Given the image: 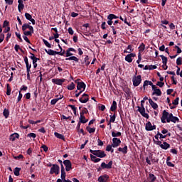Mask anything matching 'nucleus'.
<instances>
[{"mask_svg": "<svg viewBox=\"0 0 182 182\" xmlns=\"http://www.w3.org/2000/svg\"><path fill=\"white\" fill-rule=\"evenodd\" d=\"M164 119H167V123H180V119L177 117H174L172 113L169 114L167 111H163Z\"/></svg>", "mask_w": 182, "mask_h": 182, "instance_id": "nucleus-1", "label": "nucleus"}, {"mask_svg": "<svg viewBox=\"0 0 182 182\" xmlns=\"http://www.w3.org/2000/svg\"><path fill=\"white\" fill-rule=\"evenodd\" d=\"M60 171V168L58 164H53L50 170V174H55L58 176Z\"/></svg>", "mask_w": 182, "mask_h": 182, "instance_id": "nucleus-2", "label": "nucleus"}, {"mask_svg": "<svg viewBox=\"0 0 182 182\" xmlns=\"http://www.w3.org/2000/svg\"><path fill=\"white\" fill-rule=\"evenodd\" d=\"M132 82L135 87L139 86L141 83V75L134 76Z\"/></svg>", "mask_w": 182, "mask_h": 182, "instance_id": "nucleus-3", "label": "nucleus"}, {"mask_svg": "<svg viewBox=\"0 0 182 182\" xmlns=\"http://www.w3.org/2000/svg\"><path fill=\"white\" fill-rule=\"evenodd\" d=\"M31 56H30V59L33 60V68L34 69H36V68H38V63H36L38 62V60H39V58H36L35 56V54L30 53Z\"/></svg>", "mask_w": 182, "mask_h": 182, "instance_id": "nucleus-4", "label": "nucleus"}, {"mask_svg": "<svg viewBox=\"0 0 182 182\" xmlns=\"http://www.w3.org/2000/svg\"><path fill=\"white\" fill-rule=\"evenodd\" d=\"M152 96H154V95L156 96H161V90L159 88H157V87L156 85H152Z\"/></svg>", "mask_w": 182, "mask_h": 182, "instance_id": "nucleus-5", "label": "nucleus"}, {"mask_svg": "<svg viewBox=\"0 0 182 182\" xmlns=\"http://www.w3.org/2000/svg\"><path fill=\"white\" fill-rule=\"evenodd\" d=\"M63 164L65 166L66 171H70L72 170V162L70 160H65Z\"/></svg>", "mask_w": 182, "mask_h": 182, "instance_id": "nucleus-6", "label": "nucleus"}, {"mask_svg": "<svg viewBox=\"0 0 182 182\" xmlns=\"http://www.w3.org/2000/svg\"><path fill=\"white\" fill-rule=\"evenodd\" d=\"M122 143V141L118 138H113L112 139V147L116 148L119 147Z\"/></svg>", "mask_w": 182, "mask_h": 182, "instance_id": "nucleus-7", "label": "nucleus"}, {"mask_svg": "<svg viewBox=\"0 0 182 182\" xmlns=\"http://www.w3.org/2000/svg\"><path fill=\"white\" fill-rule=\"evenodd\" d=\"M136 53H129L125 57V60L126 62H128V63H132L133 62V58H135Z\"/></svg>", "mask_w": 182, "mask_h": 182, "instance_id": "nucleus-8", "label": "nucleus"}, {"mask_svg": "<svg viewBox=\"0 0 182 182\" xmlns=\"http://www.w3.org/2000/svg\"><path fill=\"white\" fill-rule=\"evenodd\" d=\"M138 112H139L141 116L146 117V119H149V114L146 113V109H144V107H138Z\"/></svg>", "mask_w": 182, "mask_h": 182, "instance_id": "nucleus-9", "label": "nucleus"}, {"mask_svg": "<svg viewBox=\"0 0 182 182\" xmlns=\"http://www.w3.org/2000/svg\"><path fill=\"white\" fill-rule=\"evenodd\" d=\"M95 156L97 157H100V159H103V157H106V154L102 150H97L94 152Z\"/></svg>", "mask_w": 182, "mask_h": 182, "instance_id": "nucleus-10", "label": "nucleus"}, {"mask_svg": "<svg viewBox=\"0 0 182 182\" xmlns=\"http://www.w3.org/2000/svg\"><path fill=\"white\" fill-rule=\"evenodd\" d=\"M145 129L147 132H151V130H156V125H151V122H149L146 124Z\"/></svg>", "mask_w": 182, "mask_h": 182, "instance_id": "nucleus-11", "label": "nucleus"}, {"mask_svg": "<svg viewBox=\"0 0 182 182\" xmlns=\"http://www.w3.org/2000/svg\"><path fill=\"white\" fill-rule=\"evenodd\" d=\"M80 103H87L89 102V95L83 94L82 97L80 98Z\"/></svg>", "mask_w": 182, "mask_h": 182, "instance_id": "nucleus-12", "label": "nucleus"}, {"mask_svg": "<svg viewBox=\"0 0 182 182\" xmlns=\"http://www.w3.org/2000/svg\"><path fill=\"white\" fill-rule=\"evenodd\" d=\"M112 166H113V161H110L107 164L105 162L101 164L102 168H112Z\"/></svg>", "mask_w": 182, "mask_h": 182, "instance_id": "nucleus-13", "label": "nucleus"}, {"mask_svg": "<svg viewBox=\"0 0 182 182\" xmlns=\"http://www.w3.org/2000/svg\"><path fill=\"white\" fill-rule=\"evenodd\" d=\"M85 89H86V84H85V82H83L78 83V85H77V90H82V92H85Z\"/></svg>", "mask_w": 182, "mask_h": 182, "instance_id": "nucleus-14", "label": "nucleus"}, {"mask_svg": "<svg viewBox=\"0 0 182 182\" xmlns=\"http://www.w3.org/2000/svg\"><path fill=\"white\" fill-rule=\"evenodd\" d=\"M25 17L28 21H30V22H31L33 25H35V23H36V21H35V19L32 18V16L28 13L25 14Z\"/></svg>", "mask_w": 182, "mask_h": 182, "instance_id": "nucleus-15", "label": "nucleus"}, {"mask_svg": "<svg viewBox=\"0 0 182 182\" xmlns=\"http://www.w3.org/2000/svg\"><path fill=\"white\" fill-rule=\"evenodd\" d=\"M109 181V176L108 175H104L101 176L98 178L99 182H107Z\"/></svg>", "mask_w": 182, "mask_h": 182, "instance_id": "nucleus-16", "label": "nucleus"}, {"mask_svg": "<svg viewBox=\"0 0 182 182\" xmlns=\"http://www.w3.org/2000/svg\"><path fill=\"white\" fill-rule=\"evenodd\" d=\"M23 1L26 0H18V11L21 12L25 8V5H23Z\"/></svg>", "mask_w": 182, "mask_h": 182, "instance_id": "nucleus-17", "label": "nucleus"}, {"mask_svg": "<svg viewBox=\"0 0 182 182\" xmlns=\"http://www.w3.org/2000/svg\"><path fill=\"white\" fill-rule=\"evenodd\" d=\"M149 105L151 106L152 108H154V110H156V109H159V105L157 103L153 102V100L149 99Z\"/></svg>", "mask_w": 182, "mask_h": 182, "instance_id": "nucleus-18", "label": "nucleus"}, {"mask_svg": "<svg viewBox=\"0 0 182 182\" xmlns=\"http://www.w3.org/2000/svg\"><path fill=\"white\" fill-rule=\"evenodd\" d=\"M16 139H19V134H18V133L12 134L10 136L11 141H15V140H16Z\"/></svg>", "mask_w": 182, "mask_h": 182, "instance_id": "nucleus-19", "label": "nucleus"}, {"mask_svg": "<svg viewBox=\"0 0 182 182\" xmlns=\"http://www.w3.org/2000/svg\"><path fill=\"white\" fill-rule=\"evenodd\" d=\"M52 82L53 83H55V85H62V83H63V82H65V79H53Z\"/></svg>", "mask_w": 182, "mask_h": 182, "instance_id": "nucleus-20", "label": "nucleus"}, {"mask_svg": "<svg viewBox=\"0 0 182 182\" xmlns=\"http://www.w3.org/2000/svg\"><path fill=\"white\" fill-rule=\"evenodd\" d=\"M161 149L163 150H167V149H170V144L167 142H163L162 145H161Z\"/></svg>", "mask_w": 182, "mask_h": 182, "instance_id": "nucleus-21", "label": "nucleus"}, {"mask_svg": "<svg viewBox=\"0 0 182 182\" xmlns=\"http://www.w3.org/2000/svg\"><path fill=\"white\" fill-rule=\"evenodd\" d=\"M118 151L123 153V154H127V146L125 145L124 148H118Z\"/></svg>", "mask_w": 182, "mask_h": 182, "instance_id": "nucleus-22", "label": "nucleus"}, {"mask_svg": "<svg viewBox=\"0 0 182 182\" xmlns=\"http://www.w3.org/2000/svg\"><path fill=\"white\" fill-rule=\"evenodd\" d=\"M116 109H117V102H116V101H113L110 110L111 112H114L116 111Z\"/></svg>", "mask_w": 182, "mask_h": 182, "instance_id": "nucleus-23", "label": "nucleus"}, {"mask_svg": "<svg viewBox=\"0 0 182 182\" xmlns=\"http://www.w3.org/2000/svg\"><path fill=\"white\" fill-rule=\"evenodd\" d=\"M54 136L57 137V139H60V140H65V136L58 132L54 133Z\"/></svg>", "mask_w": 182, "mask_h": 182, "instance_id": "nucleus-24", "label": "nucleus"}, {"mask_svg": "<svg viewBox=\"0 0 182 182\" xmlns=\"http://www.w3.org/2000/svg\"><path fill=\"white\" fill-rule=\"evenodd\" d=\"M65 60H74V62H76L77 63V62H79V58L76 56H71L70 58H65Z\"/></svg>", "mask_w": 182, "mask_h": 182, "instance_id": "nucleus-25", "label": "nucleus"}, {"mask_svg": "<svg viewBox=\"0 0 182 182\" xmlns=\"http://www.w3.org/2000/svg\"><path fill=\"white\" fill-rule=\"evenodd\" d=\"M46 53H48V55H50V56H55V53H56V51L51 50V49H48V50H45Z\"/></svg>", "mask_w": 182, "mask_h": 182, "instance_id": "nucleus-26", "label": "nucleus"}, {"mask_svg": "<svg viewBox=\"0 0 182 182\" xmlns=\"http://www.w3.org/2000/svg\"><path fill=\"white\" fill-rule=\"evenodd\" d=\"M88 119H86V117H85V115H80V123H87Z\"/></svg>", "mask_w": 182, "mask_h": 182, "instance_id": "nucleus-27", "label": "nucleus"}, {"mask_svg": "<svg viewBox=\"0 0 182 182\" xmlns=\"http://www.w3.org/2000/svg\"><path fill=\"white\" fill-rule=\"evenodd\" d=\"M112 137L114 138H116V137H120V136H122V132H112Z\"/></svg>", "mask_w": 182, "mask_h": 182, "instance_id": "nucleus-28", "label": "nucleus"}, {"mask_svg": "<svg viewBox=\"0 0 182 182\" xmlns=\"http://www.w3.org/2000/svg\"><path fill=\"white\" fill-rule=\"evenodd\" d=\"M133 49L132 48V45H129L127 48V50H124V53H132Z\"/></svg>", "mask_w": 182, "mask_h": 182, "instance_id": "nucleus-29", "label": "nucleus"}, {"mask_svg": "<svg viewBox=\"0 0 182 182\" xmlns=\"http://www.w3.org/2000/svg\"><path fill=\"white\" fill-rule=\"evenodd\" d=\"M157 179V178L156 177V176H154V174L153 173H150L149 174V182H154L156 181V180Z\"/></svg>", "mask_w": 182, "mask_h": 182, "instance_id": "nucleus-30", "label": "nucleus"}, {"mask_svg": "<svg viewBox=\"0 0 182 182\" xmlns=\"http://www.w3.org/2000/svg\"><path fill=\"white\" fill-rule=\"evenodd\" d=\"M3 114L6 119H8V117H9V110L7 109H4Z\"/></svg>", "mask_w": 182, "mask_h": 182, "instance_id": "nucleus-31", "label": "nucleus"}, {"mask_svg": "<svg viewBox=\"0 0 182 182\" xmlns=\"http://www.w3.org/2000/svg\"><path fill=\"white\" fill-rule=\"evenodd\" d=\"M61 179L63 182L68 181L66 180V172H65V171H61Z\"/></svg>", "mask_w": 182, "mask_h": 182, "instance_id": "nucleus-32", "label": "nucleus"}, {"mask_svg": "<svg viewBox=\"0 0 182 182\" xmlns=\"http://www.w3.org/2000/svg\"><path fill=\"white\" fill-rule=\"evenodd\" d=\"M160 58H161V59H162L163 65H167V57H166V56H164L163 55H161Z\"/></svg>", "mask_w": 182, "mask_h": 182, "instance_id": "nucleus-33", "label": "nucleus"}, {"mask_svg": "<svg viewBox=\"0 0 182 182\" xmlns=\"http://www.w3.org/2000/svg\"><path fill=\"white\" fill-rule=\"evenodd\" d=\"M112 147H113L112 144V145H110V144L107 145V148H106L107 151H111V153H113L114 151V149H112Z\"/></svg>", "mask_w": 182, "mask_h": 182, "instance_id": "nucleus-34", "label": "nucleus"}, {"mask_svg": "<svg viewBox=\"0 0 182 182\" xmlns=\"http://www.w3.org/2000/svg\"><path fill=\"white\" fill-rule=\"evenodd\" d=\"M31 26V25H29V23H24L22 26V31L23 32H25L26 30L29 29V27Z\"/></svg>", "mask_w": 182, "mask_h": 182, "instance_id": "nucleus-35", "label": "nucleus"}, {"mask_svg": "<svg viewBox=\"0 0 182 182\" xmlns=\"http://www.w3.org/2000/svg\"><path fill=\"white\" fill-rule=\"evenodd\" d=\"M63 97H60L59 98H55L51 100L50 103L51 105H56L60 99H62Z\"/></svg>", "mask_w": 182, "mask_h": 182, "instance_id": "nucleus-36", "label": "nucleus"}, {"mask_svg": "<svg viewBox=\"0 0 182 182\" xmlns=\"http://www.w3.org/2000/svg\"><path fill=\"white\" fill-rule=\"evenodd\" d=\"M11 87L9 86V84H7L6 85V95H7V96H11Z\"/></svg>", "mask_w": 182, "mask_h": 182, "instance_id": "nucleus-37", "label": "nucleus"}, {"mask_svg": "<svg viewBox=\"0 0 182 182\" xmlns=\"http://www.w3.org/2000/svg\"><path fill=\"white\" fill-rule=\"evenodd\" d=\"M117 16L114 14H109L107 16V19H110V21H113V19H117Z\"/></svg>", "mask_w": 182, "mask_h": 182, "instance_id": "nucleus-38", "label": "nucleus"}, {"mask_svg": "<svg viewBox=\"0 0 182 182\" xmlns=\"http://www.w3.org/2000/svg\"><path fill=\"white\" fill-rule=\"evenodd\" d=\"M86 129L88 133H95V132L96 131L95 128H91L90 127H87Z\"/></svg>", "mask_w": 182, "mask_h": 182, "instance_id": "nucleus-39", "label": "nucleus"}, {"mask_svg": "<svg viewBox=\"0 0 182 182\" xmlns=\"http://www.w3.org/2000/svg\"><path fill=\"white\" fill-rule=\"evenodd\" d=\"M67 89L68 90H73V89H75V83L71 82L70 85H68Z\"/></svg>", "mask_w": 182, "mask_h": 182, "instance_id": "nucleus-40", "label": "nucleus"}, {"mask_svg": "<svg viewBox=\"0 0 182 182\" xmlns=\"http://www.w3.org/2000/svg\"><path fill=\"white\" fill-rule=\"evenodd\" d=\"M84 60H85V63L87 66L90 65V62L89 61V55H86Z\"/></svg>", "mask_w": 182, "mask_h": 182, "instance_id": "nucleus-41", "label": "nucleus"}, {"mask_svg": "<svg viewBox=\"0 0 182 182\" xmlns=\"http://www.w3.org/2000/svg\"><path fill=\"white\" fill-rule=\"evenodd\" d=\"M43 42L44 45H46V46H47V48H52V45H50V43H49V42H48V41L43 39Z\"/></svg>", "mask_w": 182, "mask_h": 182, "instance_id": "nucleus-42", "label": "nucleus"}, {"mask_svg": "<svg viewBox=\"0 0 182 182\" xmlns=\"http://www.w3.org/2000/svg\"><path fill=\"white\" fill-rule=\"evenodd\" d=\"M19 171H21V168H15L14 176H19Z\"/></svg>", "mask_w": 182, "mask_h": 182, "instance_id": "nucleus-43", "label": "nucleus"}, {"mask_svg": "<svg viewBox=\"0 0 182 182\" xmlns=\"http://www.w3.org/2000/svg\"><path fill=\"white\" fill-rule=\"evenodd\" d=\"M116 120V115H110V119H109V122L111 123H114V121Z\"/></svg>", "mask_w": 182, "mask_h": 182, "instance_id": "nucleus-44", "label": "nucleus"}, {"mask_svg": "<svg viewBox=\"0 0 182 182\" xmlns=\"http://www.w3.org/2000/svg\"><path fill=\"white\" fill-rule=\"evenodd\" d=\"M176 65L178 66H180V65H182V59H181V57H179L177 58L176 60Z\"/></svg>", "mask_w": 182, "mask_h": 182, "instance_id": "nucleus-45", "label": "nucleus"}, {"mask_svg": "<svg viewBox=\"0 0 182 182\" xmlns=\"http://www.w3.org/2000/svg\"><path fill=\"white\" fill-rule=\"evenodd\" d=\"M139 50H141V52H143V50H144V49H146V46L144 45V43H141L139 46Z\"/></svg>", "mask_w": 182, "mask_h": 182, "instance_id": "nucleus-46", "label": "nucleus"}, {"mask_svg": "<svg viewBox=\"0 0 182 182\" xmlns=\"http://www.w3.org/2000/svg\"><path fill=\"white\" fill-rule=\"evenodd\" d=\"M27 137H32V139H36V134H35V133L28 134Z\"/></svg>", "mask_w": 182, "mask_h": 182, "instance_id": "nucleus-47", "label": "nucleus"}, {"mask_svg": "<svg viewBox=\"0 0 182 182\" xmlns=\"http://www.w3.org/2000/svg\"><path fill=\"white\" fill-rule=\"evenodd\" d=\"M32 33H32L31 31H23V34L26 36H31Z\"/></svg>", "mask_w": 182, "mask_h": 182, "instance_id": "nucleus-48", "label": "nucleus"}, {"mask_svg": "<svg viewBox=\"0 0 182 182\" xmlns=\"http://www.w3.org/2000/svg\"><path fill=\"white\" fill-rule=\"evenodd\" d=\"M55 55H60V56H63L65 55V50H63V52L62 51H60V52L55 51Z\"/></svg>", "mask_w": 182, "mask_h": 182, "instance_id": "nucleus-49", "label": "nucleus"}, {"mask_svg": "<svg viewBox=\"0 0 182 182\" xmlns=\"http://www.w3.org/2000/svg\"><path fill=\"white\" fill-rule=\"evenodd\" d=\"M178 100H180V98L176 97L174 101L173 102V105H174L175 106H177V105H178Z\"/></svg>", "mask_w": 182, "mask_h": 182, "instance_id": "nucleus-50", "label": "nucleus"}, {"mask_svg": "<svg viewBox=\"0 0 182 182\" xmlns=\"http://www.w3.org/2000/svg\"><path fill=\"white\" fill-rule=\"evenodd\" d=\"M61 119H63L64 120H70L72 119V117H66L65 115H62Z\"/></svg>", "mask_w": 182, "mask_h": 182, "instance_id": "nucleus-51", "label": "nucleus"}, {"mask_svg": "<svg viewBox=\"0 0 182 182\" xmlns=\"http://www.w3.org/2000/svg\"><path fill=\"white\" fill-rule=\"evenodd\" d=\"M4 39H5V35L3 33L0 34V43H2L4 42Z\"/></svg>", "mask_w": 182, "mask_h": 182, "instance_id": "nucleus-52", "label": "nucleus"}, {"mask_svg": "<svg viewBox=\"0 0 182 182\" xmlns=\"http://www.w3.org/2000/svg\"><path fill=\"white\" fill-rule=\"evenodd\" d=\"M22 93H21V91L19 92V95L17 99V103H18V102H21V100H22Z\"/></svg>", "mask_w": 182, "mask_h": 182, "instance_id": "nucleus-53", "label": "nucleus"}, {"mask_svg": "<svg viewBox=\"0 0 182 182\" xmlns=\"http://www.w3.org/2000/svg\"><path fill=\"white\" fill-rule=\"evenodd\" d=\"M9 26V22L8 21H4L3 23V28H6V26Z\"/></svg>", "mask_w": 182, "mask_h": 182, "instance_id": "nucleus-54", "label": "nucleus"}, {"mask_svg": "<svg viewBox=\"0 0 182 182\" xmlns=\"http://www.w3.org/2000/svg\"><path fill=\"white\" fill-rule=\"evenodd\" d=\"M69 56H73V53H70V50H67V51H66V57L69 58Z\"/></svg>", "mask_w": 182, "mask_h": 182, "instance_id": "nucleus-55", "label": "nucleus"}, {"mask_svg": "<svg viewBox=\"0 0 182 182\" xmlns=\"http://www.w3.org/2000/svg\"><path fill=\"white\" fill-rule=\"evenodd\" d=\"M15 35H16V36H17V38H18V39H20V41L21 42H22V38L21 37V33H18V32H16L15 33Z\"/></svg>", "mask_w": 182, "mask_h": 182, "instance_id": "nucleus-56", "label": "nucleus"}, {"mask_svg": "<svg viewBox=\"0 0 182 182\" xmlns=\"http://www.w3.org/2000/svg\"><path fill=\"white\" fill-rule=\"evenodd\" d=\"M6 4H7L8 5H12V4H14V0H4Z\"/></svg>", "mask_w": 182, "mask_h": 182, "instance_id": "nucleus-57", "label": "nucleus"}, {"mask_svg": "<svg viewBox=\"0 0 182 182\" xmlns=\"http://www.w3.org/2000/svg\"><path fill=\"white\" fill-rule=\"evenodd\" d=\"M14 159H15V160H19L21 159H23V155L20 154V155H18L17 156H14Z\"/></svg>", "mask_w": 182, "mask_h": 182, "instance_id": "nucleus-58", "label": "nucleus"}, {"mask_svg": "<svg viewBox=\"0 0 182 182\" xmlns=\"http://www.w3.org/2000/svg\"><path fill=\"white\" fill-rule=\"evenodd\" d=\"M68 33H69L70 35H73L74 31H73V29L72 28V27H69V28H68Z\"/></svg>", "mask_w": 182, "mask_h": 182, "instance_id": "nucleus-59", "label": "nucleus"}, {"mask_svg": "<svg viewBox=\"0 0 182 182\" xmlns=\"http://www.w3.org/2000/svg\"><path fill=\"white\" fill-rule=\"evenodd\" d=\"M156 86H159V87H163V86H164V82H157Z\"/></svg>", "mask_w": 182, "mask_h": 182, "instance_id": "nucleus-60", "label": "nucleus"}, {"mask_svg": "<svg viewBox=\"0 0 182 182\" xmlns=\"http://www.w3.org/2000/svg\"><path fill=\"white\" fill-rule=\"evenodd\" d=\"M166 164L168 167H174V164L168 161H166Z\"/></svg>", "mask_w": 182, "mask_h": 182, "instance_id": "nucleus-61", "label": "nucleus"}, {"mask_svg": "<svg viewBox=\"0 0 182 182\" xmlns=\"http://www.w3.org/2000/svg\"><path fill=\"white\" fill-rule=\"evenodd\" d=\"M158 134H159V139H166L167 137V135H162L161 133L158 132Z\"/></svg>", "mask_w": 182, "mask_h": 182, "instance_id": "nucleus-62", "label": "nucleus"}, {"mask_svg": "<svg viewBox=\"0 0 182 182\" xmlns=\"http://www.w3.org/2000/svg\"><path fill=\"white\" fill-rule=\"evenodd\" d=\"M171 153H172V154H177V149H171Z\"/></svg>", "mask_w": 182, "mask_h": 182, "instance_id": "nucleus-63", "label": "nucleus"}, {"mask_svg": "<svg viewBox=\"0 0 182 182\" xmlns=\"http://www.w3.org/2000/svg\"><path fill=\"white\" fill-rule=\"evenodd\" d=\"M98 146H103V142L100 139H97Z\"/></svg>", "mask_w": 182, "mask_h": 182, "instance_id": "nucleus-64", "label": "nucleus"}]
</instances>
